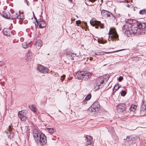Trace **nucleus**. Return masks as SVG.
<instances>
[{
	"label": "nucleus",
	"instance_id": "obj_4",
	"mask_svg": "<svg viewBox=\"0 0 146 146\" xmlns=\"http://www.w3.org/2000/svg\"><path fill=\"white\" fill-rule=\"evenodd\" d=\"M104 78L102 76L98 78L94 84V87L96 89L102 88L105 84Z\"/></svg>",
	"mask_w": 146,
	"mask_h": 146
},
{
	"label": "nucleus",
	"instance_id": "obj_17",
	"mask_svg": "<svg viewBox=\"0 0 146 146\" xmlns=\"http://www.w3.org/2000/svg\"><path fill=\"white\" fill-rule=\"evenodd\" d=\"M10 12L3 11V17L7 19H10Z\"/></svg>",
	"mask_w": 146,
	"mask_h": 146
},
{
	"label": "nucleus",
	"instance_id": "obj_20",
	"mask_svg": "<svg viewBox=\"0 0 146 146\" xmlns=\"http://www.w3.org/2000/svg\"><path fill=\"white\" fill-rule=\"evenodd\" d=\"M3 33L5 35L10 36L11 35L10 32L9 30L7 29H4L3 31Z\"/></svg>",
	"mask_w": 146,
	"mask_h": 146
},
{
	"label": "nucleus",
	"instance_id": "obj_43",
	"mask_svg": "<svg viewBox=\"0 0 146 146\" xmlns=\"http://www.w3.org/2000/svg\"><path fill=\"white\" fill-rule=\"evenodd\" d=\"M35 19L36 20V19H37L35 17Z\"/></svg>",
	"mask_w": 146,
	"mask_h": 146
},
{
	"label": "nucleus",
	"instance_id": "obj_27",
	"mask_svg": "<svg viewBox=\"0 0 146 146\" xmlns=\"http://www.w3.org/2000/svg\"><path fill=\"white\" fill-rule=\"evenodd\" d=\"M22 46L24 48H26L29 47V45L26 42H24L22 44Z\"/></svg>",
	"mask_w": 146,
	"mask_h": 146
},
{
	"label": "nucleus",
	"instance_id": "obj_12",
	"mask_svg": "<svg viewBox=\"0 0 146 146\" xmlns=\"http://www.w3.org/2000/svg\"><path fill=\"white\" fill-rule=\"evenodd\" d=\"M37 69L39 72L43 73H46L48 71L47 68L43 66H38Z\"/></svg>",
	"mask_w": 146,
	"mask_h": 146
},
{
	"label": "nucleus",
	"instance_id": "obj_1",
	"mask_svg": "<svg viewBox=\"0 0 146 146\" xmlns=\"http://www.w3.org/2000/svg\"><path fill=\"white\" fill-rule=\"evenodd\" d=\"M33 135L35 142L39 143L41 145H45L47 143L46 136L43 133L40 134L36 129H34L33 131Z\"/></svg>",
	"mask_w": 146,
	"mask_h": 146
},
{
	"label": "nucleus",
	"instance_id": "obj_42",
	"mask_svg": "<svg viewBox=\"0 0 146 146\" xmlns=\"http://www.w3.org/2000/svg\"><path fill=\"white\" fill-rule=\"evenodd\" d=\"M92 58L91 57H90V59L91 60H92Z\"/></svg>",
	"mask_w": 146,
	"mask_h": 146
},
{
	"label": "nucleus",
	"instance_id": "obj_24",
	"mask_svg": "<svg viewBox=\"0 0 146 146\" xmlns=\"http://www.w3.org/2000/svg\"><path fill=\"white\" fill-rule=\"evenodd\" d=\"M142 102H143V106H144L145 108H143V107H141L140 108V110L143 111H146V104L145 102V100H142Z\"/></svg>",
	"mask_w": 146,
	"mask_h": 146
},
{
	"label": "nucleus",
	"instance_id": "obj_41",
	"mask_svg": "<svg viewBox=\"0 0 146 146\" xmlns=\"http://www.w3.org/2000/svg\"><path fill=\"white\" fill-rule=\"evenodd\" d=\"M68 1L72 3V0H68Z\"/></svg>",
	"mask_w": 146,
	"mask_h": 146
},
{
	"label": "nucleus",
	"instance_id": "obj_40",
	"mask_svg": "<svg viewBox=\"0 0 146 146\" xmlns=\"http://www.w3.org/2000/svg\"><path fill=\"white\" fill-rule=\"evenodd\" d=\"M142 104L141 107H143V108H145L144 106H143V102H142Z\"/></svg>",
	"mask_w": 146,
	"mask_h": 146
},
{
	"label": "nucleus",
	"instance_id": "obj_16",
	"mask_svg": "<svg viewBox=\"0 0 146 146\" xmlns=\"http://www.w3.org/2000/svg\"><path fill=\"white\" fill-rule=\"evenodd\" d=\"M124 49H121V50H117L115 51H114L113 52H97L96 53H95V55H99L101 54H104V53H105L106 54H110V53H111L113 52H117L119 51H120L123 50H124Z\"/></svg>",
	"mask_w": 146,
	"mask_h": 146
},
{
	"label": "nucleus",
	"instance_id": "obj_11",
	"mask_svg": "<svg viewBox=\"0 0 146 146\" xmlns=\"http://www.w3.org/2000/svg\"><path fill=\"white\" fill-rule=\"evenodd\" d=\"M131 31L132 33L135 34L136 35H139L141 33V32L142 31L141 29H139L137 27H134L131 29Z\"/></svg>",
	"mask_w": 146,
	"mask_h": 146
},
{
	"label": "nucleus",
	"instance_id": "obj_22",
	"mask_svg": "<svg viewBox=\"0 0 146 146\" xmlns=\"http://www.w3.org/2000/svg\"><path fill=\"white\" fill-rule=\"evenodd\" d=\"M33 56L32 53L29 51L27 53V58L28 60L32 59L33 58Z\"/></svg>",
	"mask_w": 146,
	"mask_h": 146
},
{
	"label": "nucleus",
	"instance_id": "obj_14",
	"mask_svg": "<svg viewBox=\"0 0 146 146\" xmlns=\"http://www.w3.org/2000/svg\"><path fill=\"white\" fill-rule=\"evenodd\" d=\"M101 14L102 16L105 18L109 17L111 15L110 12L105 10H103L101 11Z\"/></svg>",
	"mask_w": 146,
	"mask_h": 146
},
{
	"label": "nucleus",
	"instance_id": "obj_5",
	"mask_svg": "<svg viewBox=\"0 0 146 146\" xmlns=\"http://www.w3.org/2000/svg\"><path fill=\"white\" fill-rule=\"evenodd\" d=\"M10 19H13L17 18L18 19H23V16L22 13L19 14L18 13L14 12L13 10L10 11Z\"/></svg>",
	"mask_w": 146,
	"mask_h": 146
},
{
	"label": "nucleus",
	"instance_id": "obj_29",
	"mask_svg": "<svg viewBox=\"0 0 146 146\" xmlns=\"http://www.w3.org/2000/svg\"><path fill=\"white\" fill-rule=\"evenodd\" d=\"M145 9H143L140 11L139 12V13L140 15H143L145 14Z\"/></svg>",
	"mask_w": 146,
	"mask_h": 146
},
{
	"label": "nucleus",
	"instance_id": "obj_44",
	"mask_svg": "<svg viewBox=\"0 0 146 146\" xmlns=\"http://www.w3.org/2000/svg\"><path fill=\"white\" fill-rule=\"evenodd\" d=\"M35 19L36 20V19H37L35 17Z\"/></svg>",
	"mask_w": 146,
	"mask_h": 146
},
{
	"label": "nucleus",
	"instance_id": "obj_13",
	"mask_svg": "<svg viewBox=\"0 0 146 146\" xmlns=\"http://www.w3.org/2000/svg\"><path fill=\"white\" fill-rule=\"evenodd\" d=\"M91 110L93 111H95L97 110H98L100 107L99 103L98 102H94L91 106Z\"/></svg>",
	"mask_w": 146,
	"mask_h": 146
},
{
	"label": "nucleus",
	"instance_id": "obj_33",
	"mask_svg": "<svg viewBox=\"0 0 146 146\" xmlns=\"http://www.w3.org/2000/svg\"><path fill=\"white\" fill-rule=\"evenodd\" d=\"M81 23V21L80 20H78L76 21V24L78 26L79 24H80Z\"/></svg>",
	"mask_w": 146,
	"mask_h": 146
},
{
	"label": "nucleus",
	"instance_id": "obj_30",
	"mask_svg": "<svg viewBox=\"0 0 146 146\" xmlns=\"http://www.w3.org/2000/svg\"><path fill=\"white\" fill-rule=\"evenodd\" d=\"M91 97V95L89 94L86 97L85 99L86 100H88L90 99Z\"/></svg>",
	"mask_w": 146,
	"mask_h": 146
},
{
	"label": "nucleus",
	"instance_id": "obj_9",
	"mask_svg": "<svg viewBox=\"0 0 146 146\" xmlns=\"http://www.w3.org/2000/svg\"><path fill=\"white\" fill-rule=\"evenodd\" d=\"M39 21L36 19V22L37 24L39 25V27L40 28H42L45 27L46 26V23L43 20L42 17H40V18L39 19Z\"/></svg>",
	"mask_w": 146,
	"mask_h": 146
},
{
	"label": "nucleus",
	"instance_id": "obj_32",
	"mask_svg": "<svg viewBox=\"0 0 146 146\" xmlns=\"http://www.w3.org/2000/svg\"><path fill=\"white\" fill-rule=\"evenodd\" d=\"M119 88V86H118V85H116L115 86L114 88H113V89H114V90H115V92L117 90H118V89Z\"/></svg>",
	"mask_w": 146,
	"mask_h": 146
},
{
	"label": "nucleus",
	"instance_id": "obj_34",
	"mask_svg": "<svg viewBox=\"0 0 146 146\" xmlns=\"http://www.w3.org/2000/svg\"><path fill=\"white\" fill-rule=\"evenodd\" d=\"M110 17L111 18V19L113 21L115 19V17L114 16H113V15L111 13V16Z\"/></svg>",
	"mask_w": 146,
	"mask_h": 146
},
{
	"label": "nucleus",
	"instance_id": "obj_26",
	"mask_svg": "<svg viewBox=\"0 0 146 146\" xmlns=\"http://www.w3.org/2000/svg\"><path fill=\"white\" fill-rule=\"evenodd\" d=\"M137 106L135 105H132L129 108L130 111H134L136 109Z\"/></svg>",
	"mask_w": 146,
	"mask_h": 146
},
{
	"label": "nucleus",
	"instance_id": "obj_15",
	"mask_svg": "<svg viewBox=\"0 0 146 146\" xmlns=\"http://www.w3.org/2000/svg\"><path fill=\"white\" fill-rule=\"evenodd\" d=\"M116 108L118 111L120 112L125 110V105L123 104H119L118 106H117Z\"/></svg>",
	"mask_w": 146,
	"mask_h": 146
},
{
	"label": "nucleus",
	"instance_id": "obj_3",
	"mask_svg": "<svg viewBox=\"0 0 146 146\" xmlns=\"http://www.w3.org/2000/svg\"><path fill=\"white\" fill-rule=\"evenodd\" d=\"M91 74L90 72L86 71H82L77 72L76 74V78L85 80H87L91 77Z\"/></svg>",
	"mask_w": 146,
	"mask_h": 146
},
{
	"label": "nucleus",
	"instance_id": "obj_37",
	"mask_svg": "<svg viewBox=\"0 0 146 146\" xmlns=\"http://www.w3.org/2000/svg\"><path fill=\"white\" fill-rule=\"evenodd\" d=\"M87 1L89 2H91L93 3V2H95V0H87Z\"/></svg>",
	"mask_w": 146,
	"mask_h": 146
},
{
	"label": "nucleus",
	"instance_id": "obj_23",
	"mask_svg": "<svg viewBox=\"0 0 146 146\" xmlns=\"http://www.w3.org/2000/svg\"><path fill=\"white\" fill-rule=\"evenodd\" d=\"M66 55L69 58L72 59H74V58L75 57V55H76V54H73L71 52L67 53Z\"/></svg>",
	"mask_w": 146,
	"mask_h": 146
},
{
	"label": "nucleus",
	"instance_id": "obj_10",
	"mask_svg": "<svg viewBox=\"0 0 146 146\" xmlns=\"http://www.w3.org/2000/svg\"><path fill=\"white\" fill-rule=\"evenodd\" d=\"M136 137H132L131 136H127L126 138L127 141L129 143L131 144L136 143Z\"/></svg>",
	"mask_w": 146,
	"mask_h": 146
},
{
	"label": "nucleus",
	"instance_id": "obj_21",
	"mask_svg": "<svg viewBox=\"0 0 146 146\" xmlns=\"http://www.w3.org/2000/svg\"><path fill=\"white\" fill-rule=\"evenodd\" d=\"M89 138H88V140L87 141V144L88 146H92V138L91 136H89Z\"/></svg>",
	"mask_w": 146,
	"mask_h": 146
},
{
	"label": "nucleus",
	"instance_id": "obj_6",
	"mask_svg": "<svg viewBox=\"0 0 146 146\" xmlns=\"http://www.w3.org/2000/svg\"><path fill=\"white\" fill-rule=\"evenodd\" d=\"M90 23L92 26H95L96 28H98L99 26H100L101 29H103L104 28L103 23H101L100 21L95 20L94 19H91L90 21Z\"/></svg>",
	"mask_w": 146,
	"mask_h": 146
},
{
	"label": "nucleus",
	"instance_id": "obj_18",
	"mask_svg": "<svg viewBox=\"0 0 146 146\" xmlns=\"http://www.w3.org/2000/svg\"><path fill=\"white\" fill-rule=\"evenodd\" d=\"M137 25L139 29H144L146 27L145 24L144 23H137Z\"/></svg>",
	"mask_w": 146,
	"mask_h": 146
},
{
	"label": "nucleus",
	"instance_id": "obj_39",
	"mask_svg": "<svg viewBox=\"0 0 146 146\" xmlns=\"http://www.w3.org/2000/svg\"><path fill=\"white\" fill-rule=\"evenodd\" d=\"M25 3H27V5L28 6V1H27V0H25Z\"/></svg>",
	"mask_w": 146,
	"mask_h": 146
},
{
	"label": "nucleus",
	"instance_id": "obj_38",
	"mask_svg": "<svg viewBox=\"0 0 146 146\" xmlns=\"http://www.w3.org/2000/svg\"><path fill=\"white\" fill-rule=\"evenodd\" d=\"M98 42L100 43H101V44H104V42L102 41H101V40H98Z\"/></svg>",
	"mask_w": 146,
	"mask_h": 146
},
{
	"label": "nucleus",
	"instance_id": "obj_28",
	"mask_svg": "<svg viewBox=\"0 0 146 146\" xmlns=\"http://www.w3.org/2000/svg\"><path fill=\"white\" fill-rule=\"evenodd\" d=\"M29 108L30 109L34 112H35L36 111L35 108L33 105L29 106Z\"/></svg>",
	"mask_w": 146,
	"mask_h": 146
},
{
	"label": "nucleus",
	"instance_id": "obj_7",
	"mask_svg": "<svg viewBox=\"0 0 146 146\" xmlns=\"http://www.w3.org/2000/svg\"><path fill=\"white\" fill-rule=\"evenodd\" d=\"M109 37L111 38V39H118V35L114 28H111L109 31Z\"/></svg>",
	"mask_w": 146,
	"mask_h": 146
},
{
	"label": "nucleus",
	"instance_id": "obj_45",
	"mask_svg": "<svg viewBox=\"0 0 146 146\" xmlns=\"http://www.w3.org/2000/svg\"><path fill=\"white\" fill-rule=\"evenodd\" d=\"M1 30V29H0V30Z\"/></svg>",
	"mask_w": 146,
	"mask_h": 146
},
{
	"label": "nucleus",
	"instance_id": "obj_31",
	"mask_svg": "<svg viewBox=\"0 0 146 146\" xmlns=\"http://www.w3.org/2000/svg\"><path fill=\"white\" fill-rule=\"evenodd\" d=\"M126 94V92L124 90H122L121 93V96H124Z\"/></svg>",
	"mask_w": 146,
	"mask_h": 146
},
{
	"label": "nucleus",
	"instance_id": "obj_36",
	"mask_svg": "<svg viewBox=\"0 0 146 146\" xmlns=\"http://www.w3.org/2000/svg\"><path fill=\"white\" fill-rule=\"evenodd\" d=\"M65 77V75H63L61 76V79L62 80H64Z\"/></svg>",
	"mask_w": 146,
	"mask_h": 146
},
{
	"label": "nucleus",
	"instance_id": "obj_25",
	"mask_svg": "<svg viewBox=\"0 0 146 146\" xmlns=\"http://www.w3.org/2000/svg\"><path fill=\"white\" fill-rule=\"evenodd\" d=\"M46 130L48 133H53L54 131V129L52 128H46Z\"/></svg>",
	"mask_w": 146,
	"mask_h": 146
},
{
	"label": "nucleus",
	"instance_id": "obj_35",
	"mask_svg": "<svg viewBox=\"0 0 146 146\" xmlns=\"http://www.w3.org/2000/svg\"><path fill=\"white\" fill-rule=\"evenodd\" d=\"M123 79V78L121 76H120L118 79V80L119 82H121Z\"/></svg>",
	"mask_w": 146,
	"mask_h": 146
},
{
	"label": "nucleus",
	"instance_id": "obj_19",
	"mask_svg": "<svg viewBox=\"0 0 146 146\" xmlns=\"http://www.w3.org/2000/svg\"><path fill=\"white\" fill-rule=\"evenodd\" d=\"M42 43L41 40H38L36 41L35 44V45L36 47H39V48H40V47L42 46Z\"/></svg>",
	"mask_w": 146,
	"mask_h": 146
},
{
	"label": "nucleus",
	"instance_id": "obj_2",
	"mask_svg": "<svg viewBox=\"0 0 146 146\" xmlns=\"http://www.w3.org/2000/svg\"><path fill=\"white\" fill-rule=\"evenodd\" d=\"M132 19H128L125 21V24L122 27V29L123 31L125 30V34L128 37L132 33L131 30H129L130 28H131L132 27Z\"/></svg>",
	"mask_w": 146,
	"mask_h": 146
},
{
	"label": "nucleus",
	"instance_id": "obj_8",
	"mask_svg": "<svg viewBox=\"0 0 146 146\" xmlns=\"http://www.w3.org/2000/svg\"><path fill=\"white\" fill-rule=\"evenodd\" d=\"M27 112L26 110H23L19 112L18 113V116L21 120L25 121L27 117L26 115Z\"/></svg>",
	"mask_w": 146,
	"mask_h": 146
}]
</instances>
